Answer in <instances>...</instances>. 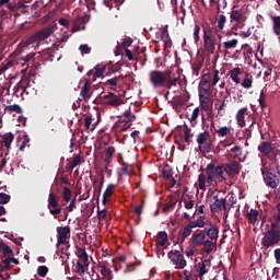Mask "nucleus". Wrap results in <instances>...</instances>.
Instances as JSON below:
<instances>
[{
	"instance_id": "28",
	"label": "nucleus",
	"mask_w": 280,
	"mask_h": 280,
	"mask_svg": "<svg viewBox=\"0 0 280 280\" xmlns=\"http://www.w3.org/2000/svg\"><path fill=\"white\" fill-rule=\"evenodd\" d=\"M0 250H2L3 256L1 259H5L7 257L14 256L13 249L8 246L3 241H0Z\"/></svg>"
},
{
	"instance_id": "41",
	"label": "nucleus",
	"mask_w": 280,
	"mask_h": 280,
	"mask_svg": "<svg viewBox=\"0 0 280 280\" xmlns=\"http://www.w3.org/2000/svg\"><path fill=\"white\" fill-rule=\"evenodd\" d=\"M92 183H93L94 197L100 199L101 192H102V187H103V182L98 184V180L94 178L92 180Z\"/></svg>"
},
{
	"instance_id": "3",
	"label": "nucleus",
	"mask_w": 280,
	"mask_h": 280,
	"mask_svg": "<svg viewBox=\"0 0 280 280\" xmlns=\"http://www.w3.org/2000/svg\"><path fill=\"white\" fill-rule=\"evenodd\" d=\"M264 183L275 190L280 185V170L277 163H271L269 166L261 168Z\"/></svg>"
},
{
	"instance_id": "35",
	"label": "nucleus",
	"mask_w": 280,
	"mask_h": 280,
	"mask_svg": "<svg viewBox=\"0 0 280 280\" xmlns=\"http://www.w3.org/2000/svg\"><path fill=\"white\" fill-rule=\"evenodd\" d=\"M259 218V211L250 209L247 214L246 219L249 224L255 225Z\"/></svg>"
},
{
	"instance_id": "47",
	"label": "nucleus",
	"mask_w": 280,
	"mask_h": 280,
	"mask_svg": "<svg viewBox=\"0 0 280 280\" xmlns=\"http://www.w3.org/2000/svg\"><path fill=\"white\" fill-rule=\"evenodd\" d=\"M184 207L187 210L194 209L195 201L190 196H186L183 198Z\"/></svg>"
},
{
	"instance_id": "39",
	"label": "nucleus",
	"mask_w": 280,
	"mask_h": 280,
	"mask_svg": "<svg viewBox=\"0 0 280 280\" xmlns=\"http://www.w3.org/2000/svg\"><path fill=\"white\" fill-rule=\"evenodd\" d=\"M115 152H116L115 147L106 148V150H105V163H106V165H110L112 158L114 156Z\"/></svg>"
},
{
	"instance_id": "25",
	"label": "nucleus",
	"mask_w": 280,
	"mask_h": 280,
	"mask_svg": "<svg viewBox=\"0 0 280 280\" xmlns=\"http://www.w3.org/2000/svg\"><path fill=\"white\" fill-rule=\"evenodd\" d=\"M192 234L188 224L179 232L178 237L176 238V244L185 243V238L189 237Z\"/></svg>"
},
{
	"instance_id": "14",
	"label": "nucleus",
	"mask_w": 280,
	"mask_h": 280,
	"mask_svg": "<svg viewBox=\"0 0 280 280\" xmlns=\"http://www.w3.org/2000/svg\"><path fill=\"white\" fill-rule=\"evenodd\" d=\"M258 150L264 153L270 161H277V155L279 153L278 149L271 148L269 142H262L258 145Z\"/></svg>"
},
{
	"instance_id": "7",
	"label": "nucleus",
	"mask_w": 280,
	"mask_h": 280,
	"mask_svg": "<svg viewBox=\"0 0 280 280\" xmlns=\"http://www.w3.org/2000/svg\"><path fill=\"white\" fill-rule=\"evenodd\" d=\"M137 117L130 110H126L122 116L118 118L116 121V129L119 131H127L132 127V122H135Z\"/></svg>"
},
{
	"instance_id": "11",
	"label": "nucleus",
	"mask_w": 280,
	"mask_h": 280,
	"mask_svg": "<svg viewBox=\"0 0 280 280\" xmlns=\"http://www.w3.org/2000/svg\"><path fill=\"white\" fill-rule=\"evenodd\" d=\"M71 238V228L70 225L57 228V247L59 245H69V240Z\"/></svg>"
},
{
	"instance_id": "19",
	"label": "nucleus",
	"mask_w": 280,
	"mask_h": 280,
	"mask_svg": "<svg viewBox=\"0 0 280 280\" xmlns=\"http://www.w3.org/2000/svg\"><path fill=\"white\" fill-rule=\"evenodd\" d=\"M35 43L38 44V36L37 33L31 35L27 37V39L22 40V43L18 46L16 50L14 51V55H20L21 54V48L28 47L31 45H35Z\"/></svg>"
},
{
	"instance_id": "21",
	"label": "nucleus",
	"mask_w": 280,
	"mask_h": 280,
	"mask_svg": "<svg viewBox=\"0 0 280 280\" xmlns=\"http://www.w3.org/2000/svg\"><path fill=\"white\" fill-rule=\"evenodd\" d=\"M90 18L89 15H83V16H78L75 20H74V24H73V28L79 32V31H84L85 30V25L86 23L89 22Z\"/></svg>"
},
{
	"instance_id": "48",
	"label": "nucleus",
	"mask_w": 280,
	"mask_h": 280,
	"mask_svg": "<svg viewBox=\"0 0 280 280\" xmlns=\"http://www.w3.org/2000/svg\"><path fill=\"white\" fill-rule=\"evenodd\" d=\"M238 45V40L237 39H232V40H229V42H224L223 43V48L225 50H231V49H235Z\"/></svg>"
},
{
	"instance_id": "45",
	"label": "nucleus",
	"mask_w": 280,
	"mask_h": 280,
	"mask_svg": "<svg viewBox=\"0 0 280 280\" xmlns=\"http://www.w3.org/2000/svg\"><path fill=\"white\" fill-rule=\"evenodd\" d=\"M271 21L273 23V32L277 34V36H280V16H271Z\"/></svg>"
},
{
	"instance_id": "29",
	"label": "nucleus",
	"mask_w": 280,
	"mask_h": 280,
	"mask_svg": "<svg viewBox=\"0 0 280 280\" xmlns=\"http://www.w3.org/2000/svg\"><path fill=\"white\" fill-rule=\"evenodd\" d=\"M198 93L199 94H211V83H208L200 79L198 85Z\"/></svg>"
},
{
	"instance_id": "43",
	"label": "nucleus",
	"mask_w": 280,
	"mask_h": 280,
	"mask_svg": "<svg viewBox=\"0 0 280 280\" xmlns=\"http://www.w3.org/2000/svg\"><path fill=\"white\" fill-rule=\"evenodd\" d=\"M7 7L10 12H16L15 3H12L11 0H0V8Z\"/></svg>"
},
{
	"instance_id": "32",
	"label": "nucleus",
	"mask_w": 280,
	"mask_h": 280,
	"mask_svg": "<svg viewBox=\"0 0 280 280\" xmlns=\"http://www.w3.org/2000/svg\"><path fill=\"white\" fill-rule=\"evenodd\" d=\"M105 71H106V66H104V63H98L97 66H95L92 81L94 82L96 78L103 77Z\"/></svg>"
},
{
	"instance_id": "55",
	"label": "nucleus",
	"mask_w": 280,
	"mask_h": 280,
	"mask_svg": "<svg viewBox=\"0 0 280 280\" xmlns=\"http://www.w3.org/2000/svg\"><path fill=\"white\" fill-rule=\"evenodd\" d=\"M200 116V108L196 107L189 118L190 124H197V119Z\"/></svg>"
},
{
	"instance_id": "46",
	"label": "nucleus",
	"mask_w": 280,
	"mask_h": 280,
	"mask_svg": "<svg viewBox=\"0 0 280 280\" xmlns=\"http://www.w3.org/2000/svg\"><path fill=\"white\" fill-rule=\"evenodd\" d=\"M121 173L122 175L129 176L132 174V165L127 162L121 163Z\"/></svg>"
},
{
	"instance_id": "51",
	"label": "nucleus",
	"mask_w": 280,
	"mask_h": 280,
	"mask_svg": "<svg viewBox=\"0 0 280 280\" xmlns=\"http://www.w3.org/2000/svg\"><path fill=\"white\" fill-rule=\"evenodd\" d=\"M192 137H194V135L191 133V129L188 128V126H185L184 141H185L187 144H190Z\"/></svg>"
},
{
	"instance_id": "52",
	"label": "nucleus",
	"mask_w": 280,
	"mask_h": 280,
	"mask_svg": "<svg viewBox=\"0 0 280 280\" xmlns=\"http://www.w3.org/2000/svg\"><path fill=\"white\" fill-rule=\"evenodd\" d=\"M62 198L66 202H69L72 199V190L67 186L63 187Z\"/></svg>"
},
{
	"instance_id": "54",
	"label": "nucleus",
	"mask_w": 280,
	"mask_h": 280,
	"mask_svg": "<svg viewBox=\"0 0 280 280\" xmlns=\"http://www.w3.org/2000/svg\"><path fill=\"white\" fill-rule=\"evenodd\" d=\"M211 86H215L218 84V82L221 80L220 77V71L219 70H214L213 74L211 75Z\"/></svg>"
},
{
	"instance_id": "1",
	"label": "nucleus",
	"mask_w": 280,
	"mask_h": 280,
	"mask_svg": "<svg viewBox=\"0 0 280 280\" xmlns=\"http://www.w3.org/2000/svg\"><path fill=\"white\" fill-rule=\"evenodd\" d=\"M149 81L153 89L172 90L180 83V75L171 70H151L149 72Z\"/></svg>"
},
{
	"instance_id": "63",
	"label": "nucleus",
	"mask_w": 280,
	"mask_h": 280,
	"mask_svg": "<svg viewBox=\"0 0 280 280\" xmlns=\"http://www.w3.org/2000/svg\"><path fill=\"white\" fill-rule=\"evenodd\" d=\"M79 50L81 51L82 55H90L92 49L88 44H82L80 45Z\"/></svg>"
},
{
	"instance_id": "62",
	"label": "nucleus",
	"mask_w": 280,
	"mask_h": 280,
	"mask_svg": "<svg viewBox=\"0 0 280 280\" xmlns=\"http://www.w3.org/2000/svg\"><path fill=\"white\" fill-rule=\"evenodd\" d=\"M37 272H38L40 278H45L46 275L49 272V268L47 266H39L37 268Z\"/></svg>"
},
{
	"instance_id": "61",
	"label": "nucleus",
	"mask_w": 280,
	"mask_h": 280,
	"mask_svg": "<svg viewBox=\"0 0 280 280\" xmlns=\"http://www.w3.org/2000/svg\"><path fill=\"white\" fill-rule=\"evenodd\" d=\"M61 211H62V208L59 206L52 207L49 209V213H50V215L54 217V219H58V215H59V213H61Z\"/></svg>"
},
{
	"instance_id": "17",
	"label": "nucleus",
	"mask_w": 280,
	"mask_h": 280,
	"mask_svg": "<svg viewBox=\"0 0 280 280\" xmlns=\"http://www.w3.org/2000/svg\"><path fill=\"white\" fill-rule=\"evenodd\" d=\"M210 96L211 94H199L200 107L208 116L213 113L212 107H210Z\"/></svg>"
},
{
	"instance_id": "57",
	"label": "nucleus",
	"mask_w": 280,
	"mask_h": 280,
	"mask_svg": "<svg viewBox=\"0 0 280 280\" xmlns=\"http://www.w3.org/2000/svg\"><path fill=\"white\" fill-rule=\"evenodd\" d=\"M7 109L9 110V113H15V114L23 113L21 105H19V104L9 105V107H7Z\"/></svg>"
},
{
	"instance_id": "37",
	"label": "nucleus",
	"mask_w": 280,
	"mask_h": 280,
	"mask_svg": "<svg viewBox=\"0 0 280 280\" xmlns=\"http://www.w3.org/2000/svg\"><path fill=\"white\" fill-rule=\"evenodd\" d=\"M198 187L200 190H207V187H210L208 186V174H199L198 175Z\"/></svg>"
},
{
	"instance_id": "56",
	"label": "nucleus",
	"mask_w": 280,
	"mask_h": 280,
	"mask_svg": "<svg viewBox=\"0 0 280 280\" xmlns=\"http://www.w3.org/2000/svg\"><path fill=\"white\" fill-rule=\"evenodd\" d=\"M81 163V155L78 154L73 158V160L69 163V168L73 170L79 166Z\"/></svg>"
},
{
	"instance_id": "12",
	"label": "nucleus",
	"mask_w": 280,
	"mask_h": 280,
	"mask_svg": "<svg viewBox=\"0 0 280 280\" xmlns=\"http://www.w3.org/2000/svg\"><path fill=\"white\" fill-rule=\"evenodd\" d=\"M246 13H247V10L246 8H236V7H233L232 8V11L230 13V19H231V22H235L237 24H243L246 22L247 20V16H246Z\"/></svg>"
},
{
	"instance_id": "64",
	"label": "nucleus",
	"mask_w": 280,
	"mask_h": 280,
	"mask_svg": "<svg viewBox=\"0 0 280 280\" xmlns=\"http://www.w3.org/2000/svg\"><path fill=\"white\" fill-rule=\"evenodd\" d=\"M11 200V196L7 194H0V205H5Z\"/></svg>"
},
{
	"instance_id": "22",
	"label": "nucleus",
	"mask_w": 280,
	"mask_h": 280,
	"mask_svg": "<svg viewBox=\"0 0 280 280\" xmlns=\"http://www.w3.org/2000/svg\"><path fill=\"white\" fill-rule=\"evenodd\" d=\"M217 246V243L211 241L210 238H207L203 241V248L201 250L202 255H210Z\"/></svg>"
},
{
	"instance_id": "6",
	"label": "nucleus",
	"mask_w": 280,
	"mask_h": 280,
	"mask_svg": "<svg viewBox=\"0 0 280 280\" xmlns=\"http://www.w3.org/2000/svg\"><path fill=\"white\" fill-rule=\"evenodd\" d=\"M196 142L198 144V149L202 153H209L213 149V143L211 140V135L208 130L202 131L197 136Z\"/></svg>"
},
{
	"instance_id": "8",
	"label": "nucleus",
	"mask_w": 280,
	"mask_h": 280,
	"mask_svg": "<svg viewBox=\"0 0 280 280\" xmlns=\"http://www.w3.org/2000/svg\"><path fill=\"white\" fill-rule=\"evenodd\" d=\"M105 106H110L117 108L124 105L125 101L121 96L116 95L115 93L108 92L107 94L102 93L100 95Z\"/></svg>"
},
{
	"instance_id": "4",
	"label": "nucleus",
	"mask_w": 280,
	"mask_h": 280,
	"mask_svg": "<svg viewBox=\"0 0 280 280\" xmlns=\"http://www.w3.org/2000/svg\"><path fill=\"white\" fill-rule=\"evenodd\" d=\"M206 175L208 176V186H212L217 180L219 183H226L223 164L211 162L206 166Z\"/></svg>"
},
{
	"instance_id": "59",
	"label": "nucleus",
	"mask_w": 280,
	"mask_h": 280,
	"mask_svg": "<svg viewBox=\"0 0 280 280\" xmlns=\"http://www.w3.org/2000/svg\"><path fill=\"white\" fill-rule=\"evenodd\" d=\"M162 38H165V40H164L165 49L171 48L172 47V40L170 39V34L167 32H163L162 33Z\"/></svg>"
},
{
	"instance_id": "24",
	"label": "nucleus",
	"mask_w": 280,
	"mask_h": 280,
	"mask_svg": "<svg viewBox=\"0 0 280 280\" xmlns=\"http://www.w3.org/2000/svg\"><path fill=\"white\" fill-rule=\"evenodd\" d=\"M88 267L89 266L82 262V260L77 259V262L73 260L72 271L79 273L80 277H82V275L85 273Z\"/></svg>"
},
{
	"instance_id": "9",
	"label": "nucleus",
	"mask_w": 280,
	"mask_h": 280,
	"mask_svg": "<svg viewBox=\"0 0 280 280\" xmlns=\"http://www.w3.org/2000/svg\"><path fill=\"white\" fill-rule=\"evenodd\" d=\"M92 83H93L92 78L83 77L80 80V85H79V88L81 89L80 94L83 97L84 102H89V100L93 94Z\"/></svg>"
},
{
	"instance_id": "58",
	"label": "nucleus",
	"mask_w": 280,
	"mask_h": 280,
	"mask_svg": "<svg viewBox=\"0 0 280 280\" xmlns=\"http://www.w3.org/2000/svg\"><path fill=\"white\" fill-rule=\"evenodd\" d=\"M36 56V52H30L27 55H25L24 57H22L20 60H22V66L31 62V60H33Z\"/></svg>"
},
{
	"instance_id": "60",
	"label": "nucleus",
	"mask_w": 280,
	"mask_h": 280,
	"mask_svg": "<svg viewBox=\"0 0 280 280\" xmlns=\"http://www.w3.org/2000/svg\"><path fill=\"white\" fill-rule=\"evenodd\" d=\"M194 39H195L196 44H198L200 42V25L199 24H195V27H194Z\"/></svg>"
},
{
	"instance_id": "30",
	"label": "nucleus",
	"mask_w": 280,
	"mask_h": 280,
	"mask_svg": "<svg viewBox=\"0 0 280 280\" xmlns=\"http://www.w3.org/2000/svg\"><path fill=\"white\" fill-rule=\"evenodd\" d=\"M124 78V75L114 77L112 79L106 80L105 84L110 86V90H114V86L122 84Z\"/></svg>"
},
{
	"instance_id": "33",
	"label": "nucleus",
	"mask_w": 280,
	"mask_h": 280,
	"mask_svg": "<svg viewBox=\"0 0 280 280\" xmlns=\"http://www.w3.org/2000/svg\"><path fill=\"white\" fill-rule=\"evenodd\" d=\"M211 128H213L214 132L219 135V137H226L231 135L232 128L231 127H220L215 129L214 121L211 122Z\"/></svg>"
},
{
	"instance_id": "10",
	"label": "nucleus",
	"mask_w": 280,
	"mask_h": 280,
	"mask_svg": "<svg viewBox=\"0 0 280 280\" xmlns=\"http://www.w3.org/2000/svg\"><path fill=\"white\" fill-rule=\"evenodd\" d=\"M167 257L175 266V269L183 270L186 268L187 261L185 256L178 249L170 250Z\"/></svg>"
},
{
	"instance_id": "15",
	"label": "nucleus",
	"mask_w": 280,
	"mask_h": 280,
	"mask_svg": "<svg viewBox=\"0 0 280 280\" xmlns=\"http://www.w3.org/2000/svg\"><path fill=\"white\" fill-rule=\"evenodd\" d=\"M203 233L208 237V240L217 243L220 234V229L213 223H207L206 228L203 229Z\"/></svg>"
},
{
	"instance_id": "26",
	"label": "nucleus",
	"mask_w": 280,
	"mask_h": 280,
	"mask_svg": "<svg viewBox=\"0 0 280 280\" xmlns=\"http://www.w3.org/2000/svg\"><path fill=\"white\" fill-rule=\"evenodd\" d=\"M77 256L79 258V260H81L84 266H89L90 265V260H89V255L85 248L83 247H78L77 248Z\"/></svg>"
},
{
	"instance_id": "16",
	"label": "nucleus",
	"mask_w": 280,
	"mask_h": 280,
	"mask_svg": "<svg viewBox=\"0 0 280 280\" xmlns=\"http://www.w3.org/2000/svg\"><path fill=\"white\" fill-rule=\"evenodd\" d=\"M213 200V203H210V210L212 212H219L222 210L228 211L225 198H218V196H214Z\"/></svg>"
},
{
	"instance_id": "40",
	"label": "nucleus",
	"mask_w": 280,
	"mask_h": 280,
	"mask_svg": "<svg viewBox=\"0 0 280 280\" xmlns=\"http://www.w3.org/2000/svg\"><path fill=\"white\" fill-rule=\"evenodd\" d=\"M1 262L3 264L5 269H10V264L13 262L15 265H20V260L14 258V255H11L7 258H1Z\"/></svg>"
},
{
	"instance_id": "34",
	"label": "nucleus",
	"mask_w": 280,
	"mask_h": 280,
	"mask_svg": "<svg viewBox=\"0 0 280 280\" xmlns=\"http://www.w3.org/2000/svg\"><path fill=\"white\" fill-rule=\"evenodd\" d=\"M13 141H14V135L13 133H7V135L2 136L1 144L7 150H10L11 144H12Z\"/></svg>"
},
{
	"instance_id": "44",
	"label": "nucleus",
	"mask_w": 280,
	"mask_h": 280,
	"mask_svg": "<svg viewBox=\"0 0 280 280\" xmlns=\"http://www.w3.org/2000/svg\"><path fill=\"white\" fill-rule=\"evenodd\" d=\"M101 273L105 278V280H113V272L110 271L109 268H107L105 265H101Z\"/></svg>"
},
{
	"instance_id": "5",
	"label": "nucleus",
	"mask_w": 280,
	"mask_h": 280,
	"mask_svg": "<svg viewBox=\"0 0 280 280\" xmlns=\"http://www.w3.org/2000/svg\"><path fill=\"white\" fill-rule=\"evenodd\" d=\"M280 244V225L277 222L270 224V230L264 233L261 245L265 248L273 247Z\"/></svg>"
},
{
	"instance_id": "13",
	"label": "nucleus",
	"mask_w": 280,
	"mask_h": 280,
	"mask_svg": "<svg viewBox=\"0 0 280 280\" xmlns=\"http://www.w3.org/2000/svg\"><path fill=\"white\" fill-rule=\"evenodd\" d=\"M57 30L55 24H50L42 28L39 32H36L37 38H38V44L36 45L35 48H39V44L43 40L48 39L49 37L52 36L55 31Z\"/></svg>"
},
{
	"instance_id": "42",
	"label": "nucleus",
	"mask_w": 280,
	"mask_h": 280,
	"mask_svg": "<svg viewBox=\"0 0 280 280\" xmlns=\"http://www.w3.org/2000/svg\"><path fill=\"white\" fill-rule=\"evenodd\" d=\"M58 207V197L55 194H49L48 196V205L47 208L48 210L51 208H57Z\"/></svg>"
},
{
	"instance_id": "49",
	"label": "nucleus",
	"mask_w": 280,
	"mask_h": 280,
	"mask_svg": "<svg viewBox=\"0 0 280 280\" xmlns=\"http://www.w3.org/2000/svg\"><path fill=\"white\" fill-rule=\"evenodd\" d=\"M92 122H93V116H86L84 118V127L86 128V130L94 131L95 125H92Z\"/></svg>"
},
{
	"instance_id": "18",
	"label": "nucleus",
	"mask_w": 280,
	"mask_h": 280,
	"mask_svg": "<svg viewBox=\"0 0 280 280\" xmlns=\"http://www.w3.org/2000/svg\"><path fill=\"white\" fill-rule=\"evenodd\" d=\"M223 167H224L225 177L226 175L229 176L238 175L241 171L240 163L237 161H233L231 163L224 164Z\"/></svg>"
},
{
	"instance_id": "31",
	"label": "nucleus",
	"mask_w": 280,
	"mask_h": 280,
	"mask_svg": "<svg viewBox=\"0 0 280 280\" xmlns=\"http://www.w3.org/2000/svg\"><path fill=\"white\" fill-rule=\"evenodd\" d=\"M168 242V234L165 231L158 233L156 247H163Z\"/></svg>"
},
{
	"instance_id": "38",
	"label": "nucleus",
	"mask_w": 280,
	"mask_h": 280,
	"mask_svg": "<svg viewBox=\"0 0 280 280\" xmlns=\"http://www.w3.org/2000/svg\"><path fill=\"white\" fill-rule=\"evenodd\" d=\"M240 74H242V70L238 67L230 70V77H231L232 81L236 84L241 83Z\"/></svg>"
},
{
	"instance_id": "2",
	"label": "nucleus",
	"mask_w": 280,
	"mask_h": 280,
	"mask_svg": "<svg viewBox=\"0 0 280 280\" xmlns=\"http://www.w3.org/2000/svg\"><path fill=\"white\" fill-rule=\"evenodd\" d=\"M203 48L206 49V52L208 56L215 55V47L218 46L217 54L222 51V35L217 34L210 25H203Z\"/></svg>"
},
{
	"instance_id": "23",
	"label": "nucleus",
	"mask_w": 280,
	"mask_h": 280,
	"mask_svg": "<svg viewBox=\"0 0 280 280\" xmlns=\"http://www.w3.org/2000/svg\"><path fill=\"white\" fill-rule=\"evenodd\" d=\"M207 238L205 230L199 233L192 234V245L195 247H199L205 244V240Z\"/></svg>"
},
{
	"instance_id": "27",
	"label": "nucleus",
	"mask_w": 280,
	"mask_h": 280,
	"mask_svg": "<svg viewBox=\"0 0 280 280\" xmlns=\"http://www.w3.org/2000/svg\"><path fill=\"white\" fill-rule=\"evenodd\" d=\"M116 187V184H108L103 195V205L108 203V199L114 195Z\"/></svg>"
},
{
	"instance_id": "50",
	"label": "nucleus",
	"mask_w": 280,
	"mask_h": 280,
	"mask_svg": "<svg viewBox=\"0 0 280 280\" xmlns=\"http://www.w3.org/2000/svg\"><path fill=\"white\" fill-rule=\"evenodd\" d=\"M241 85L244 88V89H252L253 86V77L252 75H248L246 74V77L244 78V80L242 81Z\"/></svg>"
},
{
	"instance_id": "36",
	"label": "nucleus",
	"mask_w": 280,
	"mask_h": 280,
	"mask_svg": "<svg viewBox=\"0 0 280 280\" xmlns=\"http://www.w3.org/2000/svg\"><path fill=\"white\" fill-rule=\"evenodd\" d=\"M247 108H241L238 113L236 114V120L240 127H245L246 126V120L245 116L247 114Z\"/></svg>"
},
{
	"instance_id": "53",
	"label": "nucleus",
	"mask_w": 280,
	"mask_h": 280,
	"mask_svg": "<svg viewBox=\"0 0 280 280\" xmlns=\"http://www.w3.org/2000/svg\"><path fill=\"white\" fill-rule=\"evenodd\" d=\"M30 79L28 77H23L21 81H19L22 93H25L27 90V86L30 85Z\"/></svg>"
},
{
	"instance_id": "20",
	"label": "nucleus",
	"mask_w": 280,
	"mask_h": 280,
	"mask_svg": "<svg viewBox=\"0 0 280 280\" xmlns=\"http://www.w3.org/2000/svg\"><path fill=\"white\" fill-rule=\"evenodd\" d=\"M211 268L210 259H202L201 262L198 264V277L202 280L205 275L209 272Z\"/></svg>"
}]
</instances>
